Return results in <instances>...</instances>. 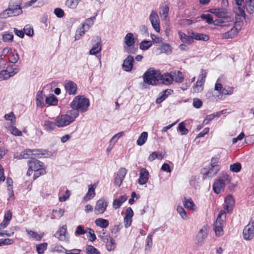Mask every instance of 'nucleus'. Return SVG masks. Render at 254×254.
Masks as SVG:
<instances>
[{"instance_id":"nucleus-1","label":"nucleus","mask_w":254,"mask_h":254,"mask_svg":"<svg viewBox=\"0 0 254 254\" xmlns=\"http://www.w3.org/2000/svg\"><path fill=\"white\" fill-rule=\"evenodd\" d=\"M21 4V0H10L8 7L0 13V19H6L21 15L23 12Z\"/></svg>"},{"instance_id":"nucleus-2","label":"nucleus","mask_w":254,"mask_h":254,"mask_svg":"<svg viewBox=\"0 0 254 254\" xmlns=\"http://www.w3.org/2000/svg\"><path fill=\"white\" fill-rule=\"evenodd\" d=\"M160 71L153 67L148 69L142 76L144 83L147 85H156L159 83Z\"/></svg>"},{"instance_id":"nucleus-3","label":"nucleus","mask_w":254,"mask_h":254,"mask_svg":"<svg viewBox=\"0 0 254 254\" xmlns=\"http://www.w3.org/2000/svg\"><path fill=\"white\" fill-rule=\"evenodd\" d=\"M89 105V99L80 95L75 96L70 105L71 108H75L81 113L86 112Z\"/></svg>"},{"instance_id":"nucleus-4","label":"nucleus","mask_w":254,"mask_h":254,"mask_svg":"<svg viewBox=\"0 0 254 254\" xmlns=\"http://www.w3.org/2000/svg\"><path fill=\"white\" fill-rule=\"evenodd\" d=\"M230 182L228 176H224L223 178L216 180L213 185V190L215 193L219 194L223 190L226 184Z\"/></svg>"},{"instance_id":"nucleus-5","label":"nucleus","mask_w":254,"mask_h":254,"mask_svg":"<svg viewBox=\"0 0 254 254\" xmlns=\"http://www.w3.org/2000/svg\"><path fill=\"white\" fill-rule=\"evenodd\" d=\"M209 227L207 225H204L199 231L196 236V244L201 246L204 243L205 240L208 236Z\"/></svg>"},{"instance_id":"nucleus-6","label":"nucleus","mask_w":254,"mask_h":254,"mask_svg":"<svg viewBox=\"0 0 254 254\" xmlns=\"http://www.w3.org/2000/svg\"><path fill=\"white\" fill-rule=\"evenodd\" d=\"M254 221L251 219L249 223L245 227L243 234L244 238L246 240H251L254 236Z\"/></svg>"},{"instance_id":"nucleus-7","label":"nucleus","mask_w":254,"mask_h":254,"mask_svg":"<svg viewBox=\"0 0 254 254\" xmlns=\"http://www.w3.org/2000/svg\"><path fill=\"white\" fill-rule=\"evenodd\" d=\"M55 121L56 126L59 127H63L72 123L69 117L66 114L59 115L56 118Z\"/></svg>"},{"instance_id":"nucleus-8","label":"nucleus","mask_w":254,"mask_h":254,"mask_svg":"<svg viewBox=\"0 0 254 254\" xmlns=\"http://www.w3.org/2000/svg\"><path fill=\"white\" fill-rule=\"evenodd\" d=\"M149 20L154 29L159 33L160 30V20L156 10H153L151 11L149 15Z\"/></svg>"},{"instance_id":"nucleus-9","label":"nucleus","mask_w":254,"mask_h":254,"mask_svg":"<svg viewBox=\"0 0 254 254\" xmlns=\"http://www.w3.org/2000/svg\"><path fill=\"white\" fill-rule=\"evenodd\" d=\"M218 80H219L218 79L215 85L214 89L217 91H219L220 94L230 95L233 93V87L228 86L223 87L222 84L218 82Z\"/></svg>"},{"instance_id":"nucleus-10","label":"nucleus","mask_w":254,"mask_h":254,"mask_svg":"<svg viewBox=\"0 0 254 254\" xmlns=\"http://www.w3.org/2000/svg\"><path fill=\"white\" fill-rule=\"evenodd\" d=\"M64 87L66 92L70 95H74L77 93V85L72 81H65Z\"/></svg>"},{"instance_id":"nucleus-11","label":"nucleus","mask_w":254,"mask_h":254,"mask_svg":"<svg viewBox=\"0 0 254 254\" xmlns=\"http://www.w3.org/2000/svg\"><path fill=\"white\" fill-rule=\"evenodd\" d=\"M67 235V232L66 225H63L62 227L59 228L57 232L54 235L56 238L62 241H68Z\"/></svg>"},{"instance_id":"nucleus-12","label":"nucleus","mask_w":254,"mask_h":254,"mask_svg":"<svg viewBox=\"0 0 254 254\" xmlns=\"http://www.w3.org/2000/svg\"><path fill=\"white\" fill-rule=\"evenodd\" d=\"M149 177V173L148 170L144 168H141L139 170V176L138 179V183L140 185L146 184Z\"/></svg>"},{"instance_id":"nucleus-13","label":"nucleus","mask_w":254,"mask_h":254,"mask_svg":"<svg viewBox=\"0 0 254 254\" xmlns=\"http://www.w3.org/2000/svg\"><path fill=\"white\" fill-rule=\"evenodd\" d=\"M220 166H210L209 169L207 170L206 169L203 170V178H212L215 176L217 172L220 170Z\"/></svg>"},{"instance_id":"nucleus-14","label":"nucleus","mask_w":254,"mask_h":254,"mask_svg":"<svg viewBox=\"0 0 254 254\" xmlns=\"http://www.w3.org/2000/svg\"><path fill=\"white\" fill-rule=\"evenodd\" d=\"M159 83H162L166 85H170L174 81V78L171 73H165L162 74L160 72V75L159 76Z\"/></svg>"},{"instance_id":"nucleus-15","label":"nucleus","mask_w":254,"mask_h":254,"mask_svg":"<svg viewBox=\"0 0 254 254\" xmlns=\"http://www.w3.org/2000/svg\"><path fill=\"white\" fill-rule=\"evenodd\" d=\"M126 174L127 170L124 168H121L117 173V177L115 178V185L118 187H120L122 184Z\"/></svg>"},{"instance_id":"nucleus-16","label":"nucleus","mask_w":254,"mask_h":254,"mask_svg":"<svg viewBox=\"0 0 254 254\" xmlns=\"http://www.w3.org/2000/svg\"><path fill=\"white\" fill-rule=\"evenodd\" d=\"M134 62L133 57L128 55L124 61L122 68L127 72L130 71L133 68V63Z\"/></svg>"},{"instance_id":"nucleus-17","label":"nucleus","mask_w":254,"mask_h":254,"mask_svg":"<svg viewBox=\"0 0 254 254\" xmlns=\"http://www.w3.org/2000/svg\"><path fill=\"white\" fill-rule=\"evenodd\" d=\"M95 43L89 52L90 55H95L99 53L102 50V43L101 38L97 37L94 40Z\"/></svg>"},{"instance_id":"nucleus-18","label":"nucleus","mask_w":254,"mask_h":254,"mask_svg":"<svg viewBox=\"0 0 254 254\" xmlns=\"http://www.w3.org/2000/svg\"><path fill=\"white\" fill-rule=\"evenodd\" d=\"M133 212L131 207H128L124 217L125 227L127 228L131 225Z\"/></svg>"},{"instance_id":"nucleus-19","label":"nucleus","mask_w":254,"mask_h":254,"mask_svg":"<svg viewBox=\"0 0 254 254\" xmlns=\"http://www.w3.org/2000/svg\"><path fill=\"white\" fill-rule=\"evenodd\" d=\"M28 164L30 168H32L34 171L37 170L43 167L44 164L41 161L31 158V160L28 161Z\"/></svg>"},{"instance_id":"nucleus-20","label":"nucleus","mask_w":254,"mask_h":254,"mask_svg":"<svg viewBox=\"0 0 254 254\" xmlns=\"http://www.w3.org/2000/svg\"><path fill=\"white\" fill-rule=\"evenodd\" d=\"M238 30L235 26H233L230 30L224 33L221 35V38L224 39H232L238 34Z\"/></svg>"},{"instance_id":"nucleus-21","label":"nucleus","mask_w":254,"mask_h":254,"mask_svg":"<svg viewBox=\"0 0 254 254\" xmlns=\"http://www.w3.org/2000/svg\"><path fill=\"white\" fill-rule=\"evenodd\" d=\"M45 97V94L42 91H39L37 92L35 99L36 104L37 106L43 107L45 106L44 99Z\"/></svg>"},{"instance_id":"nucleus-22","label":"nucleus","mask_w":254,"mask_h":254,"mask_svg":"<svg viewBox=\"0 0 254 254\" xmlns=\"http://www.w3.org/2000/svg\"><path fill=\"white\" fill-rule=\"evenodd\" d=\"M189 34L192 35L193 40L194 39L196 40L207 41L209 39V36L206 34L194 32L192 31L189 32Z\"/></svg>"},{"instance_id":"nucleus-23","label":"nucleus","mask_w":254,"mask_h":254,"mask_svg":"<svg viewBox=\"0 0 254 254\" xmlns=\"http://www.w3.org/2000/svg\"><path fill=\"white\" fill-rule=\"evenodd\" d=\"M224 222H218L215 221L213 224V230L217 236H221L223 234L222 226Z\"/></svg>"},{"instance_id":"nucleus-24","label":"nucleus","mask_w":254,"mask_h":254,"mask_svg":"<svg viewBox=\"0 0 254 254\" xmlns=\"http://www.w3.org/2000/svg\"><path fill=\"white\" fill-rule=\"evenodd\" d=\"M178 35L181 40L183 43L191 44L193 42L192 36L191 34H189L190 35L188 36L186 35L185 33L180 31L178 32Z\"/></svg>"},{"instance_id":"nucleus-25","label":"nucleus","mask_w":254,"mask_h":254,"mask_svg":"<svg viewBox=\"0 0 254 254\" xmlns=\"http://www.w3.org/2000/svg\"><path fill=\"white\" fill-rule=\"evenodd\" d=\"M173 92V91L171 89H167L160 93L159 96L156 100V103L157 104L161 103L164 100H165L168 97V96Z\"/></svg>"},{"instance_id":"nucleus-26","label":"nucleus","mask_w":254,"mask_h":254,"mask_svg":"<svg viewBox=\"0 0 254 254\" xmlns=\"http://www.w3.org/2000/svg\"><path fill=\"white\" fill-rule=\"evenodd\" d=\"M64 212V210L60 207H56L52 211L51 219H59L61 218Z\"/></svg>"},{"instance_id":"nucleus-27","label":"nucleus","mask_w":254,"mask_h":254,"mask_svg":"<svg viewBox=\"0 0 254 254\" xmlns=\"http://www.w3.org/2000/svg\"><path fill=\"white\" fill-rule=\"evenodd\" d=\"M125 46L131 47L135 43V39L132 33H128L125 37Z\"/></svg>"},{"instance_id":"nucleus-28","label":"nucleus","mask_w":254,"mask_h":254,"mask_svg":"<svg viewBox=\"0 0 254 254\" xmlns=\"http://www.w3.org/2000/svg\"><path fill=\"white\" fill-rule=\"evenodd\" d=\"M104 241L106 243V249L108 251H111L115 249L116 244L112 238H105Z\"/></svg>"},{"instance_id":"nucleus-29","label":"nucleus","mask_w":254,"mask_h":254,"mask_svg":"<svg viewBox=\"0 0 254 254\" xmlns=\"http://www.w3.org/2000/svg\"><path fill=\"white\" fill-rule=\"evenodd\" d=\"M95 187L94 185H90L88 186V190L86 194V195L84 197L83 199L85 201H87L92 198H93L95 195Z\"/></svg>"},{"instance_id":"nucleus-30","label":"nucleus","mask_w":254,"mask_h":254,"mask_svg":"<svg viewBox=\"0 0 254 254\" xmlns=\"http://www.w3.org/2000/svg\"><path fill=\"white\" fill-rule=\"evenodd\" d=\"M32 155L31 151L30 149H26L22 151L19 155H14V158L18 160L22 159H27Z\"/></svg>"},{"instance_id":"nucleus-31","label":"nucleus","mask_w":254,"mask_h":254,"mask_svg":"<svg viewBox=\"0 0 254 254\" xmlns=\"http://www.w3.org/2000/svg\"><path fill=\"white\" fill-rule=\"evenodd\" d=\"M96 16H93L90 18L86 19L82 25L83 28L85 29L87 31L94 24V20H95Z\"/></svg>"},{"instance_id":"nucleus-32","label":"nucleus","mask_w":254,"mask_h":254,"mask_svg":"<svg viewBox=\"0 0 254 254\" xmlns=\"http://www.w3.org/2000/svg\"><path fill=\"white\" fill-rule=\"evenodd\" d=\"M171 74L176 82L181 83L184 80V76L182 72L179 70H175L171 72Z\"/></svg>"},{"instance_id":"nucleus-33","label":"nucleus","mask_w":254,"mask_h":254,"mask_svg":"<svg viewBox=\"0 0 254 254\" xmlns=\"http://www.w3.org/2000/svg\"><path fill=\"white\" fill-rule=\"evenodd\" d=\"M79 112H80V111H78V110L75 108H72L71 110L68 111L66 114V115H68L70 121L72 123L75 121V119L78 117Z\"/></svg>"},{"instance_id":"nucleus-34","label":"nucleus","mask_w":254,"mask_h":254,"mask_svg":"<svg viewBox=\"0 0 254 254\" xmlns=\"http://www.w3.org/2000/svg\"><path fill=\"white\" fill-rule=\"evenodd\" d=\"M148 138V133L146 131L142 132L138 137L136 144L139 146L143 145L146 141Z\"/></svg>"},{"instance_id":"nucleus-35","label":"nucleus","mask_w":254,"mask_h":254,"mask_svg":"<svg viewBox=\"0 0 254 254\" xmlns=\"http://www.w3.org/2000/svg\"><path fill=\"white\" fill-rule=\"evenodd\" d=\"M8 59L9 61L12 64H15L18 61L19 57L16 50H14L13 51L10 52Z\"/></svg>"},{"instance_id":"nucleus-36","label":"nucleus","mask_w":254,"mask_h":254,"mask_svg":"<svg viewBox=\"0 0 254 254\" xmlns=\"http://www.w3.org/2000/svg\"><path fill=\"white\" fill-rule=\"evenodd\" d=\"M6 69L7 70V71H8L11 77H12L15 75L18 72L19 70L18 66L16 64L8 65L6 67Z\"/></svg>"},{"instance_id":"nucleus-37","label":"nucleus","mask_w":254,"mask_h":254,"mask_svg":"<svg viewBox=\"0 0 254 254\" xmlns=\"http://www.w3.org/2000/svg\"><path fill=\"white\" fill-rule=\"evenodd\" d=\"M45 102L49 105L55 106L57 105L58 100L54 94H52L50 96L46 98Z\"/></svg>"},{"instance_id":"nucleus-38","label":"nucleus","mask_w":254,"mask_h":254,"mask_svg":"<svg viewBox=\"0 0 254 254\" xmlns=\"http://www.w3.org/2000/svg\"><path fill=\"white\" fill-rule=\"evenodd\" d=\"M96 225L102 228H106L109 226V221L103 218H98L95 221Z\"/></svg>"},{"instance_id":"nucleus-39","label":"nucleus","mask_w":254,"mask_h":254,"mask_svg":"<svg viewBox=\"0 0 254 254\" xmlns=\"http://www.w3.org/2000/svg\"><path fill=\"white\" fill-rule=\"evenodd\" d=\"M127 199V196L126 195H123L120 196L118 198L114 200L113 205V206L117 205V206H121L123 203L125 202Z\"/></svg>"},{"instance_id":"nucleus-40","label":"nucleus","mask_w":254,"mask_h":254,"mask_svg":"<svg viewBox=\"0 0 254 254\" xmlns=\"http://www.w3.org/2000/svg\"><path fill=\"white\" fill-rule=\"evenodd\" d=\"M18 229V227L16 226H12L9 228V233H7L6 231H2L0 232V237H11L13 236L14 234V232Z\"/></svg>"},{"instance_id":"nucleus-41","label":"nucleus","mask_w":254,"mask_h":254,"mask_svg":"<svg viewBox=\"0 0 254 254\" xmlns=\"http://www.w3.org/2000/svg\"><path fill=\"white\" fill-rule=\"evenodd\" d=\"M169 11V7L168 5L163 6L161 7V11H160V15L163 20H166L168 17Z\"/></svg>"},{"instance_id":"nucleus-42","label":"nucleus","mask_w":254,"mask_h":254,"mask_svg":"<svg viewBox=\"0 0 254 254\" xmlns=\"http://www.w3.org/2000/svg\"><path fill=\"white\" fill-rule=\"evenodd\" d=\"M6 183L7 185V187H8L7 190H8V194H9L10 197L13 196L14 193L13 191V188H12L13 182L12 179L10 177L7 178Z\"/></svg>"},{"instance_id":"nucleus-43","label":"nucleus","mask_w":254,"mask_h":254,"mask_svg":"<svg viewBox=\"0 0 254 254\" xmlns=\"http://www.w3.org/2000/svg\"><path fill=\"white\" fill-rule=\"evenodd\" d=\"M81 0H66L65 5L71 9H75Z\"/></svg>"},{"instance_id":"nucleus-44","label":"nucleus","mask_w":254,"mask_h":254,"mask_svg":"<svg viewBox=\"0 0 254 254\" xmlns=\"http://www.w3.org/2000/svg\"><path fill=\"white\" fill-rule=\"evenodd\" d=\"M204 82L200 80H197L195 85L193 86V91L195 93H199L202 91L203 85Z\"/></svg>"},{"instance_id":"nucleus-45","label":"nucleus","mask_w":254,"mask_h":254,"mask_svg":"<svg viewBox=\"0 0 254 254\" xmlns=\"http://www.w3.org/2000/svg\"><path fill=\"white\" fill-rule=\"evenodd\" d=\"M246 7L249 13L254 12V0H245Z\"/></svg>"},{"instance_id":"nucleus-46","label":"nucleus","mask_w":254,"mask_h":254,"mask_svg":"<svg viewBox=\"0 0 254 254\" xmlns=\"http://www.w3.org/2000/svg\"><path fill=\"white\" fill-rule=\"evenodd\" d=\"M56 126V122L54 123L50 121H46L44 125V127L45 129L49 131L53 130L55 129Z\"/></svg>"},{"instance_id":"nucleus-47","label":"nucleus","mask_w":254,"mask_h":254,"mask_svg":"<svg viewBox=\"0 0 254 254\" xmlns=\"http://www.w3.org/2000/svg\"><path fill=\"white\" fill-rule=\"evenodd\" d=\"M87 30L83 28V27L81 26L79 28H78L76 31L75 35L74 36L75 40H79L87 32Z\"/></svg>"},{"instance_id":"nucleus-48","label":"nucleus","mask_w":254,"mask_h":254,"mask_svg":"<svg viewBox=\"0 0 254 254\" xmlns=\"http://www.w3.org/2000/svg\"><path fill=\"white\" fill-rule=\"evenodd\" d=\"M152 45V42L151 41L143 40L142 41L139 46L141 50L143 51L147 50Z\"/></svg>"},{"instance_id":"nucleus-49","label":"nucleus","mask_w":254,"mask_h":254,"mask_svg":"<svg viewBox=\"0 0 254 254\" xmlns=\"http://www.w3.org/2000/svg\"><path fill=\"white\" fill-rule=\"evenodd\" d=\"M160 50L162 53H165L167 55L170 54L172 52L171 46L167 44L162 43L160 47Z\"/></svg>"},{"instance_id":"nucleus-50","label":"nucleus","mask_w":254,"mask_h":254,"mask_svg":"<svg viewBox=\"0 0 254 254\" xmlns=\"http://www.w3.org/2000/svg\"><path fill=\"white\" fill-rule=\"evenodd\" d=\"M2 39L4 42L10 43L13 41V35L7 32H4L2 35Z\"/></svg>"},{"instance_id":"nucleus-51","label":"nucleus","mask_w":254,"mask_h":254,"mask_svg":"<svg viewBox=\"0 0 254 254\" xmlns=\"http://www.w3.org/2000/svg\"><path fill=\"white\" fill-rule=\"evenodd\" d=\"M227 10L226 8H219L216 16L218 18H226L227 17Z\"/></svg>"},{"instance_id":"nucleus-52","label":"nucleus","mask_w":254,"mask_h":254,"mask_svg":"<svg viewBox=\"0 0 254 254\" xmlns=\"http://www.w3.org/2000/svg\"><path fill=\"white\" fill-rule=\"evenodd\" d=\"M48 244L47 243H43L36 245V251L38 254H43L44 251L47 249Z\"/></svg>"},{"instance_id":"nucleus-53","label":"nucleus","mask_w":254,"mask_h":254,"mask_svg":"<svg viewBox=\"0 0 254 254\" xmlns=\"http://www.w3.org/2000/svg\"><path fill=\"white\" fill-rule=\"evenodd\" d=\"M225 206H234L235 204V199L233 196L231 195H228L225 199Z\"/></svg>"},{"instance_id":"nucleus-54","label":"nucleus","mask_w":254,"mask_h":254,"mask_svg":"<svg viewBox=\"0 0 254 254\" xmlns=\"http://www.w3.org/2000/svg\"><path fill=\"white\" fill-rule=\"evenodd\" d=\"M87 254H100L99 251L91 245H87L86 247Z\"/></svg>"},{"instance_id":"nucleus-55","label":"nucleus","mask_w":254,"mask_h":254,"mask_svg":"<svg viewBox=\"0 0 254 254\" xmlns=\"http://www.w3.org/2000/svg\"><path fill=\"white\" fill-rule=\"evenodd\" d=\"M23 32L26 35L32 37L34 35V30L30 25H26L24 27Z\"/></svg>"},{"instance_id":"nucleus-56","label":"nucleus","mask_w":254,"mask_h":254,"mask_svg":"<svg viewBox=\"0 0 254 254\" xmlns=\"http://www.w3.org/2000/svg\"><path fill=\"white\" fill-rule=\"evenodd\" d=\"M234 11L235 14L239 16H243L245 17L246 14L244 11V8L242 6H238L237 7H235Z\"/></svg>"},{"instance_id":"nucleus-57","label":"nucleus","mask_w":254,"mask_h":254,"mask_svg":"<svg viewBox=\"0 0 254 254\" xmlns=\"http://www.w3.org/2000/svg\"><path fill=\"white\" fill-rule=\"evenodd\" d=\"M241 164L236 162L230 166V170L233 172L238 173L241 171Z\"/></svg>"},{"instance_id":"nucleus-58","label":"nucleus","mask_w":254,"mask_h":254,"mask_svg":"<svg viewBox=\"0 0 254 254\" xmlns=\"http://www.w3.org/2000/svg\"><path fill=\"white\" fill-rule=\"evenodd\" d=\"M27 234L32 238H34L36 241H41L43 236L38 234L37 233L32 230H26Z\"/></svg>"},{"instance_id":"nucleus-59","label":"nucleus","mask_w":254,"mask_h":254,"mask_svg":"<svg viewBox=\"0 0 254 254\" xmlns=\"http://www.w3.org/2000/svg\"><path fill=\"white\" fill-rule=\"evenodd\" d=\"M177 210L181 217L184 220L189 218L188 214L187 211L184 209V207H177Z\"/></svg>"},{"instance_id":"nucleus-60","label":"nucleus","mask_w":254,"mask_h":254,"mask_svg":"<svg viewBox=\"0 0 254 254\" xmlns=\"http://www.w3.org/2000/svg\"><path fill=\"white\" fill-rule=\"evenodd\" d=\"M156 158L158 160H161L162 159V155L161 154L158 153L157 152H153L148 157V160L150 162L153 161Z\"/></svg>"},{"instance_id":"nucleus-61","label":"nucleus","mask_w":254,"mask_h":254,"mask_svg":"<svg viewBox=\"0 0 254 254\" xmlns=\"http://www.w3.org/2000/svg\"><path fill=\"white\" fill-rule=\"evenodd\" d=\"M178 130L182 135H186L189 132V130L186 128L185 124L184 122H181L179 124Z\"/></svg>"},{"instance_id":"nucleus-62","label":"nucleus","mask_w":254,"mask_h":254,"mask_svg":"<svg viewBox=\"0 0 254 254\" xmlns=\"http://www.w3.org/2000/svg\"><path fill=\"white\" fill-rule=\"evenodd\" d=\"M122 228V226L121 224H116L111 228V233L115 235V237H117L118 233Z\"/></svg>"},{"instance_id":"nucleus-63","label":"nucleus","mask_w":254,"mask_h":254,"mask_svg":"<svg viewBox=\"0 0 254 254\" xmlns=\"http://www.w3.org/2000/svg\"><path fill=\"white\" fill-rule=\"evenodd\" d=\"M4 118L7 121H10L12 125H14L15 123V117L13 112H10L8 114H5Z\"/></svg>"},{"instance_id":"nucleus-64","label":"nucleus","mask_w":254,"mask_h":254,"mask_svg":"<svg viewBox=\"0 0 254 254\" xmlns=\"http://www.w3.org/2000/svg\"><path fill=\"white\" fill-rule=\"evenodd\" d=\"M46 173L45 169L43 167L40 169L34 171V173L33 175V179L34 180L38 178L41 175H43Z\"/></svg>"}]
</instances>
